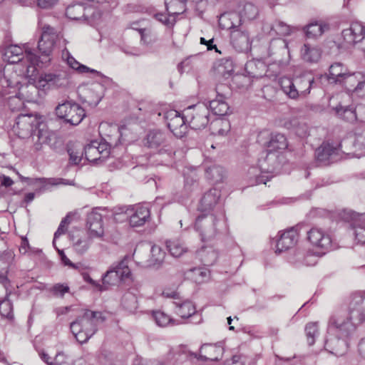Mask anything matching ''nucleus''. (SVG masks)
Returning a JSON list of instances; mask_svg holds the SVG:
<instances>
[{
	"label": "nucleus",
	"mask_w": 365,
	"mask_h": 365,
	"mask_svg": "<svg viewBox=\"0 0 365 365\" xmlns=\"http://www.w3.org/2000/svg\"><path fill=\"white\" fill-rule=\"evenodd\" d=\"M10 71L9 68L4 70V78L1 79L2 90L0 91V96H9V102L33 101L38 86L21 84V80L26 77L21 73Z\"/></svg>",
	"instance_id": "nucleus-1"
},
{
	"label": "nucleus",
	"mask_w": 365,
	"mask_h": 365,
	"mask_svg": "<svg viewBox=\"0 0 365 365\" xmlns=\"http://www.w3.org/2000/svg\"><path fill=\"white\" fill-rule=\"evenodd\" d=\"M41 39L38 43V49L41 56H37L32 51H26L27 61L30 65L23 71V73L29 77H34L37 73V66H46L51 61L50 55L51 54L58 34L56 31L48 25H46L42 29Z\"/></svg>",
	"instance_id": "nucleus-2"
},
{
	"label": "nucleus",
	"mask_w": 365,
	"mask_h": 365,
	"mask_svg": "<svg viewBox=\"0 0 365 365\" xmlns=\"http://www.w3.org/2000/svg\"><path fill=\"white\" fill-rule=\"evenodd\" d=\"M105 321V317L100 312L85 310L83 315L71 323L70 328L76 340L86 343L96 331L97 325Z\"/></svg>",
	"instance_id": "nucleus-3"
},
{
	"label": "nucleus",
	"mask_w": 365,
	"mask_h": 365,
	"mask_svg": "<svg viewBox=\"0 0 365 365\" xmlns=\"http://www.w3.org/2000/svg\"><path fill=\"white\" fill-rule=\"evenodd\" d=\"M223 213H213L199 216L195 221V228L199 233L202 241H209L215 237L218 233Z\"/></svg>",
	"instance_id": "nucleus-4"
},
{
	"label": "nucleus",
	"mask_w": 365,
	"mask_h": 365,
	"mask_svg": "<svg viewBox=\"0 0 365 365\" xmlns=\"http://www.w3.org/2000/svg\"><path fill=\"white\" fill-rule=\"evenodd\" d=\"M55 110L58 118L73 125H78L86 116L84 109L71 101L59 103Z\"/></svg>",
	"instance_id": "nucleus-5"
},
{
	"label": "nucleus",
	"mask_w": 365,
	"mask_h": 365,
	"mask_svg": "<svg viewBox=\"0 0 365 365\" xmlns=\"http://www.w3.org/2000/svg\"><path fill=\"white\" fill-rule=\"evenodd\" d=\"M69 85L70 77L66 70L41 74L37 81V86L43 89H64Z\"/></svg>",
	"instance_id": "nucleus-6"
},
{
	"label": "nucleus",
	"mask_w": 365,
	"mask_h": 365,
	"mask_svg": "<svg viewBox=\"0 0 365 365\" xmlns=\"http://www.w3.org/2000/svg\"><path fill=\"white\" fill-rule=\"evenodd\" d=\"M187 124L192 129L200 130L208 124L209 109L202 104L191 106L185 109Z\"/></svg>",
	"instance_id": "nucleus-7"
},
{
	"label": "nucleus",
	"mask_w": 365,
	"mask_h": 365,
	"mask_svg": "<svg viewBox=\"0 0 365 365\" xmlns=\"http://www.w3.org/2000/svg\"><path fill=\"white\" fill-rule=\"evenodd\" d=\"M307 239L314 247L322 250L324 254L333 248L332 237L330 233L323 228L312 227L307 232Z\"/></svg>",
	"instance_id": "nucleus-8"
},
{
	"label": "nucleus",
	"mask_w": 365,
	"mask_h": 365,
	"mask_svg": "<svg viewBox=\"0 0 365 365\" xmlns=\"http://www.w3.org/2000/svg\"><path fill=\"white\" fill-rule=\"evenodd\" d=\"M26 51H29L27 49H25V53H24V49L17 46V45H11L6 48L4 53V58L11 64H16L14 67V71L12 72L19 71V73L24 75L28 78H32L33 77H29L24 73L23 71L26 68V66L30 65V62L27 61L26 58Z\"/></svg>",
	"instance_id": "nucleus-9"
},
{
	"label": "nucleus",
	"mask_w": 365,
	"mask_h": 365,
	"mask_svg": "<svg viewBox=\"0 0 365 365\" xmlns=\"http://www.w3.org/2000/svg\"><path fill=\"white\" fill-rule=\"evenodd\" d=\"M164 118L170 131L178 138H182L187 131V122L185 115H181L175 110H170L165 113Z\"/></svg>",
	"instance_id": "nucleus-10"
},
{
	"label": "nucleus",
	"mask_w": 365,
	"mask_h": 365,
	"mask_svg": "<svg viewBox=\"0 0 365 365\" xmlns=\"http://www.w3.org/2000/svg\"><path fill=\"white\" fill-rule=\"evenodd\" d=\"M341 35L348 45L359 43L358 48L365 53V27L361 23L353 22L349 29L342 31Z\"/></svg>",
	"instance_id": "nucleus-11"
},
{
	"label": "nucleus",
	"mask_w": 365,
	"mask_h": 365,
	"mask_svg": "<svg viewBox=\"0 0 365 365\" xmlns=\"http://www.w3.org/2000/svg\"><path fill=\"white\" fill-rule=\"evenodd\" d=\"M329 331L334 335L348 339L353 333L356 327L351 323L349 319L342 314H334L329 321Z\"/></svg>",
	"instance_id": "nucleus-12"
},
{
	"label": "nucleus",
	"mask_w": 365,
	"mask_h": 365,
	"mask_svg": "<svg viewBox=\"0 0 365 365\" xmlns=\"http://www.w3.org/2000/svg\"><path fill=\"white\" fill-rule=\"evenodd\" d=\"M39 122L32 115H20L13 125L14 133L21 138H26L30 136L34 129L37 128Z\"/></svg>",
	"instance_id": "nucleus-13"
},
{
	"label": "nucleus",
	"mask_w": 365,
	"mask_h": 365,
	"mask_svg": "<svg viewBox=\"0 0 365 365\" xmlns=\"http://www.w3.org/2000/svg\"><path fill=\"white\" fill-rule=\"evenodd\" d=\"M86 226L90 238L103 239L105 235L104 225L102 215L97 210L88 215Z\"/></svg>",
	"instance_id": "nucleus-14"
},
{
	"label": "nucleus",
	"mask_w": 365,
	"mask_h": 365,
	"mask_svg": "<svg viewBox=\"0 0 365 365\" xmlns=\"http://www.w3.org/2000/svg\"><path fill=\"white\" fill-rule=\"evenodd\" d=\"M84 155L87 160L91 162L103 161L110 155V150L105 143L92 141L84 148Z\"/></svg>",
	"instance_id": "nucleus-15"
},
{
	"label": "nucleus",
	"mask_w": 365,
	"mask_h": 365,
	"mask_svg": "<svg viewBox=\"0 0 365 365\" xmlns=\"http://www.w3.org/2000/svg\"><path fill=\"white\" fill-rule=\"evenodd\" d=\"M91 9H86L82 4H76L67 7L66 15L72 20H84L88 21L90 23H94L100 16V14H96L94 12L91 14Z\"/></svg>",
	"instance_id": "nucleus-16"
},
{
	"label": "nucleus",
	"mask_w": 365,
	"mask_h": 365,
	"mask_svg": "<svg viewBox=\"0 0 365 365\" xmlns=\"http://www.w3.org/2000/svg\"><path fill=\"white\" fill-rule=\"evenodd\" d=\"M329 335L325 341V349L338 356L346 353L349 348L348 339L339 335H334L329 331Z\"/></svg>",
	"instance_id": "nucleus-17"
},
{
	"label": "nucleus",
	"mask_w": 365,
	"mask_h": 365,
	"mask_svg": "<svg viewBox=\"0 0 365 365\" xmlns=\"http://www.w3.org/2000/svg\"><path fill=\"white\" fill-rule=\"evenodd\" d=\"M144 144L151 149L160 148V153L163 150L167 151L165 148L168 146V135L160 130H150L144 139Z\"/></svg>",
	"instance_id": "nucleus-18"
},
{
	"label": "nucleus",
	"mask_w": 365,
	"mask_h": 365,
	"mask_svg": "<svg viewBox=\"0 0 365 365\" xmlns=\"http://www.w3.org/2000/svg\"><path fill=\"white\" fill-rule=\"evenodd\" d=\"M354 298L356 299L355 302L351 303L349 313L345 316L356 327L365 322V313L364 308L359 305L363 301V296L356 294Z\"/></svg>",
	"instance_id": "nucleus-19"
},
{
	"label": "nucleus",
	"mask_w": 365,
	"mask_h": 365,
	"mask_svg": "<svg viewBox=\"0 0 365 365\" xmlns=\"http://www.w3.org/2000/svg\"><path fill=\"white\" fill-rule=\"evenodd\" d=\"M298 240V232L294 227L284 232L279 239L276 242V253H281L292 248L295 245Z\"/></svg>",
	"instance_id": "nucleus-20"
},
{
	"label": "nucleus",
	"mask_w": 365,
	"mask_h": 365,
	"mask_svg": "<svg viewBox=\"0 0 365 365\" xmlns=\"http://www.w3.org/2000/svg\"><path fill=\"white\" fill-rule=\"evenodd\" d=\"M220 198V191L216 188H212L206 192L202 196L199 210L201 212H210L218 204Z\"/></svg>",
	"instance_id": "nucleus-21"
},
{
	"label": "nucleus",
	"mask_w": 365,
	"mask_h": 365,
	"mask_svg": "<svg viewBox=\"0 0 365 365\" xmlns=\"http://www.w3.org/2000/svg\"><path fill=\"white\" fill-rule=\"evenodd\" d=\"M341 146V144L338 146H334L329 143H322L315 151L317 161L324 164L329 163L332 156L339 153Z\"/></svg>",
	"instance_id": "nucleus-22"
},
{
	"label": "nucleus",
	"mask_w": 365,
	"mask_h": 365,
	"mask_svg": "<svg viewBox=\"0 0 365 365\" xmlns=\"http://www.w3.org/2000/svg\"><path fill=\"white\" fill-rule=\"evenodd\" d=\"M223 352L224 348L220 344H205L200 349V356L205 360L218 361Z\"/></svg>",
	"instance_id": "nucleus-23"
},
{
	"label": "nucleus",
	"mask_w": 365,
	"mask_h": 365,
	"mask_svg": "<svg viewBox=\"0 0 365 365\" xmlns=\"http://www.w3.org/2000/svg\"><path fill=\"white\" fill-rule=\"evenodd\" d=\"M350 91H361L365 84L364 76L360 73H348L343 78L341 83Z\"/></svg>",
	"instance_id": "nucleus-24"
},
{
	"label": "nucleus",
	"mask_w": 365,
	"mask_h": 365,
	"mask_svg": "<svg viewBox=\"0 0 365 365\" xmlns=\"http://www.w3.org/2000/svg\"><path fill=\"white\" fill-rule=\"evenodd\" d=\"M173 304L175 306V312L182 319L189 318L196 312L195 306L189 299H177Z\"/></svg>",
	"instance_id": "nucleus-25"
},
{
	"label": "nucleus",
	"mask_w": 365,
	"mask_h": 365,
	"mask_svg": "<svg viewBox=\"0 0 365 365\" xmlns=\"http://www.w3.org/2000/svg\"><path fill=\"white\" fill-rule=\"evenodd\" d=\"M231 40L234 47L240 51H247L250 47L249 35L245 31L234 29L231 33Z\"/></svg>",
	"instance_id": "nucleus-26"
},
{
	"label": "nucleus",
	"mask_w": 365,
	"mask_h": 365,
	"mask_svg": "<svg viewBox=\"0 0 365 365\" xmlns=\"http://www.w3.org/2000/svg\"><path fill=\"white\" fill-rule=\"evenodd\" d=\"M62 58L65 61H66L68 66L70 68L77 71L79 73H91L98 76H103V74L100 71L80 63L70 54L67 50L63 51Z\"/></svg>",
	"instance_id": "nucleus-27"
},
{
	"label": "nucleus",
	"mask_w": 365,
	"mask_h": 365,
	"mask_svg": "<svg viewBox=\"0 0 365 365\" xmlns=\"http://www.w3.org/2000/svg\"><path fill=\"white\" fill-rule=\"evenodd\" d=\"M331 110L339 118L348 121L354 122L358 119L356 109L352 106L342 105L339 103L336 106H332Z\"/></svg>",
	"instance_id": "nucleus-28"
},
{
	"label": "nucleus",
	"mask_w": 365,
	"mask_h": 365,
	"mask_svg": "<svg viewBox=\"0 0 365 365\" xmlns=\"http://www.w3.org/2000/svg\"><path fill=\"white\" fill-rule=\"evenodd\" d=\"M294 78L297 88L298 98L305 97L310 93L312 85L314 81V77L311 74L305 73Z\"/></svg>",
	"instance_id": "nucleus-29"
},
{
	"label": "nucleus",
	"mask_w": 365,
	"mask_h": 365,
	"mask_svg": "<svg viewBox=\"0 0 365 365\" xmlns=\"http://www.w3.org/2000/svg\"><path fill=\"white\" fill-rule=\"evenodd\" d=\"M300 53L302 58L309 63H317L322 56L321 49L317 46L309 43L304 44L301 48Z\"/></svg>",
	"instance_id": "nucleus-30"
},
{
	"label": "nucleus",
	"mask_w": 365,
	"mask_h": 365,
	"mask_svg": "<svg viewBox=\"0 0 365 365\" xmlns=\"http://www.w3.org/2000/svg\"><path fill=\"white\" fill-rule=\"evenodd\" d=\"M149 217L150 210L148 207L138 205L130 216V224L132 227H139L144 225Z\"/></svg>",
	"instance_id": "nucleus-31"
},
{
	"label": "nucleus",
	"mask_w": 365,
	"mask_h": 365,
	"mask_svg": "<svg viewBox=\"0 0 365 365\" xmlns=\"http://www.w3.org/2000/svg\"><path fill=\"white\" fill-rule=\"evenodd\" d=\"M288 146L286 137L281 133H272L267 147L269 152L284 150Z\"/></svg>",
	"instance_id": "nucleus-32"
},
{
	"label": "nucleus",
	"mask_w": 365,
	"mask_h": 365,
	"mask_svg": "<svg viewBox=\"0 0 365 365\" xmlns=\"http://www.w3.org/2000/svg\"><path fill=\"white\" fill-rule=\"evenodd\" d=\"M279 85L283 93L291 99H297L298 93L296 86L295 78L282 77L279 79Z\"/></svg>",
	"instance_id": "nucleus-33"
},
{
	"label": "nucleus",
	"mask_w": 365,
	"mask_h": 365,
	"mask_svg": "<svg viewBox=\"0 0 365 365\" xmlns=\"http://www.w3.org/2000/svg\"><path fill=\"white\" fill-rule=\"evenodd\" d=\"M53 134L47 129L39 128L37 133L33 136L34 146L36 150L42 149L44 145H48Z\"/></svg>",
	"instance_id": "nucleus-34"
},
{
	"label": "nucleus",
	"mask_w": 365,
	"mask_h": 365,
	"mask_svg": "<svg viewBox=\"0 0 365 365\" xmlns=\"http://www.w3.org/2000/svg\"><path fill=\"white\" fill-rule=\"evenodd\" d=\"M210 129L213 135L225 136L230 130V124L227 120L217 119L211 123Z\"/></svg>",
	"instance_id": "nucleus-35"
},
{
	"label": "nucleus",
	"mask_w": 365,
	"mask_h": 365,
	"mask_svg": "<svg viewBox=\"0 0 365 365\" xmlns=\"http://www.w3.org/2000/svg\"><path fill=\"white\" fill-rule=\"evenodd\" d=\"M197 255L202 263L207 266L214 264L217 258V251L210 246L202 247L197 251Z\"/></svg>",
	"instance_id": "nucleus-36"
},
{
	"label": "nucleus",
	"mask_w": 365,
	"mask_h": 365,
	"mask_svg": "<svg viewBox=\"0 0 365 365\" xmlns=\"http://www.w3.org/2000/svg\"><path fill=\"white\" fill-rule=\"evenodd\" d=\"M210 272L206 268L197 267L190 269L186 272V277L196 283H202L208 279Z\"/></svg>",
	"instance_id": "nucleus-37"
},
{
	"label": "nucleus",
	"mask_w": 365,
	"mask_h": 365,
	"mask_svg": "<svg viewBox=\"0 0 365 365\" xmlns=\"http://www.w3.org/2000/svg\"><path fill=\"white\" fill-rule=\"evenodd\" d=\"M209 107L217 115H225L229 110V106L222 96H217L216 99L210 101Z\"/></svg>",
	"instance_id": "nucleus-38"
},
{
	"label": "nucleus",
	"mask_w": 365,
	"mask_h": 365,
	"mask_svg": "<svg viewBox=\"0 0 365 365\" xmlns=\"http://www.w3.org/2000/svg\"><path fill=\"white\" fill-rule=\"evenodd\" d=\"M328 29V25L322 21L313 22L306 26L305 32L307 37L317 38L322 36Z\"/></svg>",
	"instance_id": "nucleus-39"
},
{
	"label": "nucleus",
	"mask_w": 365,
	"mask_h": 365,
	"mask_svg": "<svg viewBox=\"0 0 365 365\" xmlns=\"http://www.w3.org/2000/svg\"><path fill=\"white\" fill-rule=\"evenodd\" d=\"M166 245L170 254L175 257H179L187 251L185 243L179 239L168 240Z\"/></svg>",
	"instance_id": "nucleus-40"
},
{
	"label": "nucleus",
	"mask_w": 365,
	"mask_h": 365,
	"mask_svg": "<svg viewBox=\"0 0 365 365\" xmlns=\"http://www.w3.org/2000/svg\"><path fill=\"white\" fill-rule=\"evenodd\" d=\"M359 217V220H355L352 224L354 235L355 240H357L358 243L364 244L365 243V222L364 221V215H360Z\"/></svg>",
	"instance_id": "nucleus-41"
},
{
	"label": "nucleus",
	"mask_w": 365,
	"mask_h": 365,
	"mask_svg": "<svg viewBox=\"0 0 365 365\" xmlns=\"http://www.w3.org/2000/svg\"><path fill=\"white\" fill-rule=\"evenodd\" d=\"M114 272L118 274V277L120 281L129 278L130 276V269L128 267V259L124 257L121 261L117 264H114L111 266Z\"/></svg>",
	"instance_id": "nucleus-42"
},
{
	"label": "nucleus",
	"mask_w": 365,
	"mask_h": 365,
	"mask_svg": "<svg viewBox=\"0 0 365 365\" xmlns=\"http://www.w3.org/2000/svg\"><path fill=\"white\" fill-rule=\"evenodd\" d=\"M114 272L118 274V277L120 281L129 278L130 276V269L128 267V259L124 257L121 261L117 264H114L111 266Z\"/></svg>",
	"instance_id": "nucleus-43"
},
{
	"label": "nucleus",
	"mask_w": 365,
	"mask_h": 365,
	"mask_svg": "<svg viewBox=\"0 0 365 365\" xmlns=\"http://www.w3.org/2000/svg\"><path fill=\"white\" fill-rule=\"evenodd\" d=\"M186 0H165L166 10L170 16H175L185 11Z\"/></svg>",
	"instance_id": "nucleus-44"
},
{
	"label": "nucleus",
	"mask_w": 365,
	"mask_h": 365,
	"mask_svg": "<svg viewBox=\"0 0 365 365\" xmlns=\"http://www.w3.org/2000/svg\"><path fill=\"white\" fill-rule=\"evenodd\" d=\"M346 74V69L340 63H333L329 67V79L333 80L336 83H341Z\"/></svg>",
	"instance_id": "nucleus-45"
},
{
	"label": "nucleus",
	"mask_w": 365,
	"mask_h": 365,
	"mask_svg": "<svg viewBox=\"0 0 365 365\" xmlns=\"http://www.w3.org/2000/svg\"><path fill=\"white\" fill-rule=\"evenodd\" d=\"M353 147L359 157L365 155V130L355 133Z\"/></svg>",
	"instance_id": "nucleus-46"
},
{
	"label": "nucleus",
	"mask_w": 365,
	"mask_h": 365,
	"mask_svg": "<svg viewBox=\"0 0 365 365\" xmlns=\"http://www.w3.org/2000/svg\"><path fill=\"white\" fill-rule=\"evenodd\" d=\"M317 257L313 254H304L302 251H297L294 254L293 262L306 266H312L317 264Z\"/></svg>",
	"instance_id": "nucleus-47"
},
{
	"label": "nucleus",
	"mask_w": 365,
	"mask_h": 365,
	"mask_svg": "<svg viewBox=\"0 0 365 365\" xmlns=\"http://www.w3.org/2000/svg\"><path fill=\"white\" fill-rule=\"evenodd\" d=\"M102 281V291L108 289L111 286L116 285L120 282L118 274L114 272L111 267L103 276Z\"/></svg>",
	"instance_id": "nucleus-48"
},
{
	"label": "nucleus",
	"mask_w": 365,
	"mask_h": 365,
	"mask_svg": "<svg viewBox=\"0 0 365 365\" xmlns=\"http://www.w3.org/2000/svg\"><path fill=\"white\" fill-rule=\"evenodd\" d=\"M136 23L132 24L133 29L138 30L140 34L141 41L144 44L150 45L155 43L157 41V36L149 28H138L135 26Z\"/></svg>",
	"instance_id": "nucleus-49"
},
{
	"label": "nucleus",
	"mask_w": 365,
	"mask_h": 365,
	"mask_svg": "<svg viewBox=\"0 0 365 365\" xmlns=\"http://www.w3.org/2000/svg\"><path fill=\"white\" fill-rule=\"evenodd\" d=\"M288 45L286 40L282 38H275L270 42L269 55H274L279 53L280 54L288 53Z\"/></svg>",
	"instance_id": "nucleus-50"
},
{
	"label": "nucleus",
	"mask_w": 365,
	"mask_h": 365,
	"mask_svg": "<svg viewBox=\"0 0 365 365\" xmlns=\"http://www.w3.org/2000/svg\"><path fill=\"white\" fill-rule=\"evenodd\" d=\"M293 30L294 28L287 25L284 22L275 21L271 26L270 35L276 34L279 36H288Z\"/></svg>",
	"instance_id": "nucleus-51"
},
{
	"label": "nucleus",
	"mask_w": 365,
	"mask_h": 365,
	"mask_svg": "<svg viewBox=\"0 0 365 365\" xmlns=\"http://www.w3.org/2000/svg\"><path fill=\"white\" fill-rule=\"evenodd\" d=\"M121 303L123 307L130 312L135 311L138 307L137 297L130 292H126L123 294Z\"/></svg>",
	"instance_id": "nucleus-52"
},
{
	"label": "nucleus",
	"mask_w": 365,
	"mask_h": 365,
	"mask_svg": "<svg viewBox=\"0 0 365 365\" xmlns=\"http://www.w3.org/2000/svg\"><path fill=\"white\" fill-rule=\"evenodd\" d=\"M206 178L215 182L222 180L224 177V170L218 165H213L206 170Z\"/></svg>",
	"instance_id": "nucleus-53"
},
{
	"label": "nucleus",
	"mask_w": 365,
	"mask_h": 365,
	"mask_svg": "<svg viewBox=\"0 0 365 365\" xmlns=\"http://www.w3.org/2000/svg\"><path fill=\"white\" fill-rule=\"evenodd\" d=\"M258 14L257 8L251 3H246L242 10L240 11L241 18L247 20H252L257 17Z\"/></svg>",
	"instance_id": "nucleus-54"
},
{
	"label": "nucleus",
	"mask_w": 365,
	"mask_h": 365,
	"mask_svg": "<svg viewBox=\"0 0 365 365\" xmlns=\"http://www.w3.org/2000/svg\"><path fill=\"white\" fill-rule=\"evenodd\" d=\"M153 317L156 324L160 327H165L168 324H175V320L163 312H154Z\"/></svg>",
	"instance_id": "nucleus-55"
},
{
	"label": "nucleus",
	"mask_w": 365,
	"mask_h": 365,
	"mask_svg": "<svg viewBox=\"0 0 365 365\" xmlns=\"http://www.w3.org/2000/svg\"><path fill=\"white\" fill-rule=\"evenodd\" d=\"M305 333L308 344L312 345L314 343L315 337L319 334L317 323H308L305 327Z\"/></svg>",
	"instance_id": "nucleus-56"
},
{
	"label": "nucleus",
	"mask_w": 365,
	"mask_h": 365,
	"mask_svg": "<svg viewBox=\"0 0 365 365\" xmlns=\"http://www.w3.org/2000/svg\"><path fill=\"white\" fill-rule=\"evenodd\" d=\"M100 86H97L93 88L88 90V95L86 96V101L91 106H96L99 102L101 101V94L98 92V88H100Z\"/></svg>",
	"instance_id": "nucleus-57"
},
{
	"label": "nucleus",
	"mask_w": 365,
	"mask_h": 365,
	"mask_svg": "<svg viewBox=\"0 0 365 365\" xmlns=\"http://www.w3.org/2000/svg\"><path fill=\"white\" fill-rule=\"evenodd\" d=\"M91 239L92 238H90L88 236V237L77 240V241L73 243L75 251L80 255L86 252L91 246Z\"/></svg>",
	"instance_id": "nucleus-58"
},
{
	"label": "nucleus",
	"mask_w": 365,
	"mask_h": 365,
	"mask_svg": "<svg viewBox=\"0 0 365 365\" xmlns=\"http://www.w3.org/2000/svg\"><path fill=\"white\" fill-rule=\"evenodd\" d=\"M0 314L7 319L14 318L13 305L9 300L4 299L0 303Z\"/></svg>",
	"instance_id": "nucleus-59"
},
{
	"label": "nucleus",
	"mask_w": 365,
	"mask_h": 365,
	"mask_svg": "<svg viewBox=\"0 0 365 365\" xmlns=\"http://www.w3.org/2000/svg\"><path fill=\"white\" fill-rule=\"evenodd\" d=\"M151 253V261L155 264L161 263L165 256V252L157 245H153L150 250Z\"/></svg>",
	"instance_id": "nucleus-60"
},
{
	"label": "nucleus",
	"mask_w": 365,
	"mask_h": 365,
	"mask_svg": "<svg viewBox=\"0 0 365 365\" xmlns=\"http://www.w3.org/2000/svg\"><path fill=\"white\" fill-rule=\"evenodd\" d=\"M258 173H259V170L257 168H252L249 170V175H250V178H252V175L255 177V182H251L252 185H259V184H262V183L266 184L267 181L268 180L267 177L262 175V172H261L260 174H258Z\"/></svg>",
	"instance_id": "nucleus-61"
},
{
	"label": "nucleus",
	"mask_w": 365,
	"mask_h": 365,
	"mask_svg": "<svg viewBox=\"0 0 365 365\" xmlns=\"http://www.w3.org/2000/svg\"><path fill=\"white\" fill-rule=\"evenodd\" d=\"M247 358L242 354H235L230 359H227L225 365H245Z\"/></svg>",
	"instance_id": "nucleus-62"
},
{
	"label": "nucleus",
	"mask_w": 365,
	"mask_h": 365,
	"mask_svg": "<svg viewBox=\"0 0 365 365\" xmlns=\"http://www.w3.org/2000/svg\"><path fill=\"white\" fill-rule=\"evenodd\" d=\"M69 223V220H68V217H64L57 230L56 231V232L54 233V238H53V246H55V244H56V240L59 237L61 236V235L64 234L66 230H67V227H66V225Z\"/></svg>",
	"instance_id": "nucleus-63"
},
{
	"label": "nucleus",
	"mask_w": 365,
	"mask_h": 365,
	"mask_svg": "<svg viewBox=\"0 0 365 365\" xmlns=\"http://www.w3.org/2000/svg\"><path fill=\"white\" fill-rule=\"evenodd\" d=\"M299 118L294 116H289L287 118H284L282 121V125L291 130H294L296 126L298 125Z\"/></svg>",
	"instance_id": "nucleus-64"
}]
</instances>
